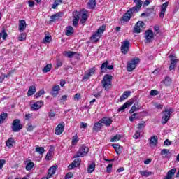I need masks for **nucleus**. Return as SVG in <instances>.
<instances>
[{
    "label": "nucleus",
    "instance_id": "obj_6",
    "mask_svg": "<svg viewBox=\"0 0 179 179\" xmlns=\"http://www.w3.org/2000/svg\"><path fill=\"white\" fill-rule=\"evenodd\" d=\"M140 60L139 59H132L130 62L127 64V71L128 72H132L135 68H136L138 64H139Z\"/></svg>",
    "mask_w": 179,
    "mask_h": 179
},
{
    "label": "nucleus",
    "instance_id": "obj_38",
    "mask_svg": "<svg viewBox=\"0 0 179 179\" xmlns=\"http://www.w3.org/2000/svg\"><path fill=\"white\" fill-rule=\"evenodd\" d=\"M134 120H139V113H134L131 115V116L129 117V120L131 122H134Z\"/></svg>",
    "mask_w": 179,
    "mask_h": 179
},
{
    "label": "nucleus",
    "instance_id": "obj_24",
    "mask_svg": "<svg viewBox=\"0 0 179 179\" xmlns=\"http://www.w3.org/2000/svg\"><path fill=\"white\" fill-rule=\"evenodd\" d=\"M36 86H34V85L30 86L29 89L28 90V92H27L28 97L33 96V94H34V93H36Z\"/></svg>",
    "mask_w": 179,
    "mask_h": 179
},
{
    "label": "nucleus",
    "instance_id": "obj_11",
    "mask_svg": "<svg viewBox=\"0 0 179 179\" xmlns=\"http://www.w3.org/2000/svg\"><path fill=\"white\" fill-rule=\"evenodd\" d=\"M143 26H145V23L142 21H138L134 27V33H141V30L143 29Z\"/></svg>",
    "mask_w": 179,
    "mask_h": 179
},
{
    "label": "nucleus",
    "instance_id": "obj_60",
    "mask_svg": "<svg viewBox=\"0 0 179 179\" xmlns=\"http://www.w3.org/2000/svg\"><path fill=\"white\" fill-rule=\"evenodd\" d=\"M73 177V173H72V172H69L66 173V175L65 176V179L72 178Z\"/></svg>",
    "mask_w": 179,
    "mask_h": 179
},
{
    "label": "nucleus",
    "instance_id": "obj_55",
    "mask_svg": "<svg viewBox=\"0 0 179 179\" xmlns=\"http://www.w3.org/2000/svg\"><path fill=\"white\" fill-rule=\"evenodd\" d=\"M68 100V95H63L59 99L60 103H64V101H66Z\"/></svg>",
    "mask_w": 179,
    "mask_h": 179
},
{
    "label": "nucleus",
    "instance_id": "obj_25",
    "mask_svg": "<svg viewBox=\"0 0 179 179\" xmlns=\"http://www.w3.org/2000/svg\"><path fill=\"white\" fill-rule=\"evenodd\" d=\"M19 30L20 31H24V30H26V21L24 20L20 21Z\"/></svg>",
    "mask_w": 179,
    "mask_h": 179
},
{
    "label": "nucleus",
    "instance_id": "obj_29",
    "mask_svg": "<svg viewBox=\"0 0 179 179\" xmlns=\"http://www.w3.org/2000/svg\"><path fill=\"white\" fill-rule=\"evenodd\" d=\"M111 146L115 149L117 155H121V153H122V151L121 150V145L118 144H112Z\"/></svg>",
    "mask_w": 179,
    "mask_h": 179
},
{
    "label": "nucleus",
    "instance_id": "obj_21",
    "mask_svg": "<svg viewBox=\"0 0 179 179\" xmlns=\"http://www.w3.org/2000/svg\"><path fill=\"white\" fill-rule=\"evenodd\" d=\"M100 122L104 124L106 127H110L113 124V120L110 117H105L100 120Z\"/></svg>",
    "mask_w": 179,
    "mask_h": 179
},
{
    "label": "nucleus",
    "instance_id": "obj_57",
    "mask_svg": "<svg viewBox=\"0 0 179 179\" xmlns=\"http://www.w3.org/2000/svg\"><path fill=\"white\" fill-rule=\"evenodd\" d=\"M73 19H77L79 20V19H80V13L76 11L74 14Z\"/></svg>",
    "mask_w": 179,
    "mask_h": 179
},
{
    "label": "nucleus",
    "instance_id": "obj_42",
    "mask_svg": "<svg viewBox=\"0 0 179 179\" xmlns=\"http://www.w3.org/2000/svg\"><path fill=\"white\" fill-rule=\"evenodd\" d=\"M169 153H170V150L169 149H163L161 151V155L164 158L167 157V155H169Z\"/></svg>",
    "mask_w": 179,
    "mask_h": 179
},
{
    "label": "nucleus",
    "instance_id": "obj_44",
    "mask_svg": "<svg viewBox=\"0 0 179 179\" xmlns=\"http://www.w3.org/2000/svg\"><path fill=\"white\" fill-rule=\"evenodd\" d=\"M8 118V113H4L0 115V124H2Z\"/></svg>",
    "mask_w": 179,
    "mask_h": 179
},
{
    "label": "nucleus",
    "instance_id": "obj_56",
    "mask_svg": "<svg viewBox=\"0 0 179 179\" xmlns=\"http://www.w3.org/2000/svg\"><path fill=\"white\" fill-rule=\"evenodd\" d=\"M159 94V91L156 90H152L150 92V96H157Z\"/></svg>",
    "mask_w": 179,
    "mask_h": 179
},
{
    "label": "nucleus",
    "instance_id": "obj_15",
    "mask_svg": "<svg viewBox=\"0 0 179 179\" xmlns=\"http://www.w3.org/2000/svg\"><path fill=\"white\" fill-rule=\"evenodd\" d=\"M169 6V1H166L161 6V13H159V17L162 19L164 17V13L167 10V7Z\"/></svg>",
    "mask_w": 179,
    "mask_h": 179
},
{
    "label": "nucleus",
    "instance_id": "obj_61",
    "mask_svg": "<svg viewBox=\"0 0 179 179\" xmlns=\"http://www.w3.org/2000/svg\"><path fill=\"white\" fill-rule=\"evenodd\" d=\"M78 23H79V20L76 18L73 19V26H74V27H76Z\"/></svg>",
    "mask_w": 179,
    "mask_h": 179
},
{
    "label": "nucleus",
    "instance_id": "obj_64",
    "mask_svg": "<svg viewBox=\"0 0 179 179\" xmlns=\"http://www.w3.org/2000/svg\"><path fill=\"white\" fill-rule=\"evenodd\" d=\"M164 145L165 146H170V145H171V141H170L169 139H166L164 141Z\"/></svg>",
    "mask_w": 179,
    "mask_h": 179
},
{
    "label": "nucleus",
    "instance_id": "obj_4",
    "mask_svg": "<svg viewBox=\"0 0 179 179\" xmlns=\"http://www.w3.org/2000/svg\"><path fill=\"white\" fill-rule=\"evenodd\" d=\"M23 126H22V123H20V120L15 119L13 121L11 124V130L13 132H20Z\"/></svg>",
    "mask_w": 179,
    "mask_h": 179
},
{
    "label": "nucleus",
    "instance_id": "obj_1",
    "mask_svg": "<svg viewBox=\"0 0 179 179\" xmlns=\"http://www.w3.org/2000/svg\"><path fill=\"white\" fill-rule=\"evenodd\" d=\"M106 31V25H102L99 27V28L97 29V31L91 36L90 39L94 43H97L99 40H100V38L101 37V34L104 33Z\"/></svg>",
    "mask_w": 179,
    "mask_h": 179
},
{
    "label": "nucleus",
    "instance_id": "obj_59",
    "mask_svg": "<svg viewBox=\"0 0 179 179\" xmlns=\"http://www.w3.org/2000/svg\"><path fill=\"white\" fill-rule=\"evenodd\" d=\"M48 117H50V118H54V117H55V112H54V110H51L48 113Z\"/></svg>",
    "mask_w": 179,
    "mask_h": 179
},
{
    "label": "nucleus",
    "instance_id": "obj_32",
    "mask_svg": "<svg viewBox=\"0 0 179 179\" xmlns=\"http://www.w3.org/2000/svg\"><path fill=\"white\" fill-rule=\"evenodd\" d=\"M87 5L89 9H94V8H96V5H97V2H96V0H90Z\"/></svg>",
    "mask_w": 179,
    "mask_h": 179
},
{
    "label": "nucleus",
    "instance_id": "obj_30",
    "mask_svg": "<svg viewBox=\"0 0 179 179\" xmlns=\"http://www.w3.org/2000/svg\"><path fill=\"white\" fill-rule=\"evenodd\" d=\"M139 174L142 176V177H149V176H152L153 173L148 171V170H144V171H140Z\"/></svg>",
    "mask_w": 179,
    "mask_h": 179
},
{
    "label": "nucleus",
    "instance_id": "obj_9",
    "mask_svg": "<svg viewBox=\"0 0 179 179\" xmlns=\"http://www.w3.org/2000/svg\"><path fill=\"white\" fill-rule=\"evenodd\" d=\"M129 41L125 40L122 43L121 46V52L125 55L128 54V51H129V45H130Z\"/></svg>",
    "mask_w": 179,
    "mask_h": 179
},
{
    "label": "nucleus",
    "instance_id": "obj_31",
    "mask_svg": "<svg viewBox=\"0 0 179 179\" xmlns=\"http://www.w3.org/2000/svg\"><path fill=\"white\" fill-rule=\"evenodd\" d=\"M96 169V164L94 162H92L87 168V173L89 174H92V173H93L94 171Z\"/></svg>",
    "mask_w": 179,
    "mask_h": 179
},
{
    "label": "nucleus",
    "instance_id": "obj_33",
    "mask_svg": "<svg viewBox=\"0 0 179 179\" xmlns=\"http://www.w3.org/2000/svg\"><path fill=\"white\" fill-rule=\"evenodd\" d=\"M15 142V140L13 139V138H10L7 140L6 143V146H7V148H12L13 146V143Z\"/></svg>",
    "mask_w": 179,
    "mask_h": 179
},
{
    "label": "nucleus",
    "instance_id": "obj_8",
    "mask_svg": "<svg viewBox=\"0 0 179 179\" xmlns=\"http://www.w3.org/2000/svg\"><path fill=\"white\" fill-rule=\"evenodd\" d=\"M134 3L136 6L134 7L131 8L130 9L134 12V13H137L141 10V8H142V5H143V1L141 0H134Z\"/></svg>",
    "mask_w": 179,
    "mask_h": 179
},
{
    "label": "nucleus",
    "instance_id": "obj_39",
    "mask_svg": "<svg viewBox=\"0 0 179 179\" xmlns=\"http://www.w3.org/2000/svg\"><path fill=\"white\" fill-rule=\"evenodd\" d=\"M163 82H164L165 86H170V85H171V82H172L171 78L166 76Z\"/></svg>",
    "mask_w": 179,
    "mask_h": 179
},
{
    "label": "nucleus",
    "instance_id": "obj_48",
    "mask_svg": "<svg viewBox=\"0 0 179 179\" xmlns=\"http://www.w3.org/2000/svg\"><path fill=\"white\" fill-rule=\"evenodd\" d=\"M45 93V92H44V90H41L34 95V97L35 99H38V97H41V96H43V94H44Z\"/></svg>",
    "mask_w": 179,
    "mask_h": 179
},
{
    "label": "nucleus",
    "instance_id": "obj_22",
    "mask_svg": "<svg viewBox=\"0 0 179 179\" xmlns=\"http://www.w3.org/2000/svg\"><path fill=\"white\" fill-rule=\"evenodd\" d=\"M57 166H51L48 171V178H51L54 174H55V171H57Z\"/></svg>",
    "mask_w": 179,
    "mask_h": 179
},
{
    "label": "nucleus",
    "instance_id": "obj_20",
    "mask_svg": "<svg viewBox=\"0 0 179 179\" xmlns=\"http://www.w3.org/2000/svg\"><path fill=\"white\" fill-rule=\"evenodd\" d=\"M106 69L111 71L112 69H114V66H113V65L108 66V62H105L101 66V72H104V69Z\"/></svg>",
    "mask_w": 179,
    "mask_h": 179
},
{
    "label": "nucleus",
    "instance_id": "obj_54",
    "mask_svg": "<svg viewBox=\"0 0 179 179\" xmlns=\"http://www.w3.org/2000/svg\"><path fill=\"white\" fill-rule=\"evenodd\" d=\"M139 110V107H136L135 105H133L129 110L130 114H133V113H135V111H138Z\"/></svg>",
    "mask_w": 179,
    "mask_h": 179
},
{
    "label": "nucleus",
    "instance_id": "obj_62",
    "mask_svg": "<svg viewBox=\"0 0 179 179\" xmlns=\"http://www.w3.org/2000/svg\"><path fill=\"white\" fill-rule=\"evenodd\" d=\"M56 69H58V68H60V66H62V62L61 60L57 59L56 63Z\"/></svg>",
    "mask_w": 179,
    "mask_h": 179
},
{
    "label": "nucleus",
    "instance_id": "obj_18",
    "mask_svg": "<svg viewBox=\"0 0 179 179\" xmlns=\"http://www.w3.org/2000/svg\"><path fill=\"white\" fill-rule=\"evenodd\" d=\"M171 58V65L169 66V71H173L176 68V63L178 62V59H176V56L174 55H170Z\"/></svg>",
    "mask_w": 179,
    "mask_h": 179
},
{
    "label": "nucleus",
    "instance_id": "obj_36",
    "mask_svg": "<svg viewBox=\"0 0 179 179\" xmlns=\"http://www.w3.org/2000/svg\"><path fill=\"white\" fill-rule=\"evenodd\" d=\"M87 14L86 13H83L81 16L80 19V23L81 24H85L86 23V21L87 20Z\"/></svg>",
    "mask_w": 179,
    "mask_h": 179
},
{
    "label": "nucleus",
    "instance_id": "obj_40",
    "mask_svg": "<svg viewBox=\"0 0 179 179\" xmlns=\"http://www.w3.org/2000/svg\"><path fill=\"white\" fill-rule=\"evenodd\" d=\"M52 150H54V148H50L49 151L48 152L45 159L46 160H50L51 156H52Z\"/></svg>",
    "mask_w": 179,
    "mask_h": 179
},
{
    "label": "nucleus",
    "instance_id": "obj_41",
    "mask_svg": "<svg viewBox=\"0 0 179 179\" xmlns=\"http://www.w3.org/2000/svg\"><path fill=\"white\" fill-rule=\"evenodd\" d=\"M122 136L120 134H116L110 138V142H118L121 139Z\"/></svg>",
    "mask_w": 179,
    "mask_h": 179
},
{
    "label": "nucleus",
    "instance_id": "obj_53",
    "mask_svg": "<svg viewBox=\"0 0 179 179\" xmlns=\"http://www.w3.org/2000/svg\"><path fill=\"white\" fill-rule=\"evenodd\" d=\"M78 141L79 140L78 139V135L76 134L72 138V141H71L72 145H76V143H78Z\"/></svg>",
    "mask_w": 179,
    "mask_h": 179
},
{
    "label": "nucleus",
    "instance_id": "obj_5",
    "mask_svg": "<svg viewBox=\"0 0 179 179\" xmlns=\"http://www.w3.org/2000/svg\"><path fill=\"white\" fill-rule=\"evenodd\" d=\"M174 110L173 108L166 109L164 112H162L164 115L162 118V124L163 125L167 124L169 120H170V115H171V113H173Z\"/></svg>",
    "mask_w": 179,
    "mask_h": 179
},
{
    "label": "nucleus",
    "instance_id": "obj_58",
    "mask_svg": "<svg viewBox=\"0 0 179 179\" xmlns=\"http://www.w3.org/2000/svg\"><path fill=\"white\" fill-rule=\"evenodd\" d=\"M6 163V161L5 159H0V170H2Z\"/></svg>",
    "mask_w": 179,
    "mask_h": 179
},
{
    "label": "nucleus",
    "instance_id": "obj_43",
    "mask_svg": "<svg viewBox=\"0 0 179 179\" xmlns=\"http://www.w3.org/2000/svg\"><path fill=\"white\" fill-rule=\"evenodd\" d=\"M60 3H62V0H56L52 5V9H57Z\"/></svg>",
    "mask_w": 179,
    "mask_h": 179
},
{
    "label": "nucleus",
    "instance_id": "obj_26",
    "mask_svg": "<svg viewBox=\"0 0 179 179\" xmlns=\"http://www.w3.org/2000/svg\"><path fill=\"white\" fill-rule=\"evenodd\" d=\"M61 15H62V13H57L54 14L53 15L50 16V22H55V20H58L61 17Z\"/></svg>",
    "mask_w": 179,
    "mask_h": 179
},
{
    "label": "nucleus",
    "instance_id": "obj_52",
    "mask_svg": "<svg viewBox=\"0 0 179 179\" xmlns=\"http://www.w3.org/2000/svg\"><path fill=\"white\" fill-rule=\"evenodd\" d=\"M26 40V34L22 33L18 37V41H24Z\"/></svg>",
    "mask_w": 179,
    "mask_h": 179
},
{
    "label": "nucleus",
    "instance_id": "obj_7",
    "mask_svg": "<svg viewBox=\"0 0 179 179\" xmlns=\"http://www.w3.org/2000/svg\"><path fill=\"white\" fill-rule=\"evenodd\" d=\"M135 13L131 8H129L126 13L121 18V22H129L131 20V17H132V15Z\"/></svg>",
    "mask_w": 179,
    "mask_h": 179
},
{
    "label": "nucleus",
    "instance_id": "obj_13",
    "mask_svg": "<svg viewBox=\"0 0 179 179\" xmlns=\"http://www.w3.org/2000/svg\"><path fill=\"white\" fill-rule=\"evenodd\" d=\"M134 103H135V101L134 99H131L129 101H127L126 103H124V104L123 106H122L118 110V113L121 112V111H124V110H125V108H128V107H131V106H132V104H134Z\"/></svg>",
    "mask_w": 179,
    "mask_h": 179
},
{
    "label": "nucleus",
    "instance_id": "obj_46",
    "mask_svg": "<svg viewBox=\"0 0 179 179\" xmlns=\"http://www.w3.org/2000/svg\"><path fill=\"white\" fill-rule=\"evenodd\" d=\"M72 163L76 167H78V166H80V163H82V159L79 158L76 159Z\"/></svg>",
    "mask_w": 179,
    "mask_h": 179
},
{
    "label": "nucleus",
    "instance_id": "obj_49",
    "mask_svg": "<svg viewBox=\"0 0 179 179\" xmlns=\"http://www.w3.org/2000/svg\"><path fill=\"white\" fill-rule=\"evenodd\" d=\"M33 167H34V163L29 162L27 164L25 169H26V170H27V171H30V170H31V169H33Z\"/></svg>",
    "mask_w": 179,
    "mask_h": 179
},
{
    "label": "nucleus",
    "instance_id": "obj_3",
    "mask_svg": "<svg viewBox=\"0 0 179 179\" xmlns=\"http://www.w3.org/2000/svg\"><path fill=\"white\" fill-rule=\"evenodd\" d=\"M111 80H113V76L109 74L105 75L101 80L102 87L103 89H108L111 86Z\"/></svg>",
    "mask_w": 179,
    "mask_h": 179
},
{
    "label": "nucleus",
    "instance_id": "obj_23",
    "mask_svg": "<svg viewBox=\"0 0 179 179\" xmlns=\"http://www.w3.org/2000/svg\"><path fill=\"white\" fill-rule=\"evenodd\" d=\"M131 96V91H125L123 92L122 95L119 99V101L122 102L124 100H127Z\"/></svg>",
    "mask_w": 179,
    "mask_h": 179
},
{
    "label": "nucleus",
    "instance_id": "obj_2",
    "mask_svg": "<svg viewBox=\"0 0 179 179\" xmlns=\"http://www.w3.org/2000/svg\"><path fill=\"white\" fill-rule=\"evenodd\" d=\"M89 153V147L85 145H82L76 154L73 156L74 159H78V157H83Z\"/></svg>",
    "mask_w": 179,
    "mask_h": 179
},
{
    "label": "nucleus",
    "instance_id": "obj_28",
    "mask_svg": "<svg viewBox=\"0 0 179 179\" xmlns=\"http://www.w3.org/2000/svg\"><path fill=\"white\" fill-rule=\"evenodd\" d=\"M157 136H153L150 139V145H152V146H156L157 145Z\"/></svg>",
    "mask_w": 179,
    "mask_h": 179
},
{
    "label": "nucleus",
    "instance_id": "obj_63",
    "mask_svg": "<svg viewBox=\"0 0 179 179\" xmlns=\"http://www.w3.org/2000/svg\"><path fill=\"white\" fill-rule=\"evenodd\" d=\"M113 169V164H108L106 167V173H111V169Z\"/></svg>",
    "mask_w": 179,
    "mask_h": 179
},
{
    "label": "nucleus",
    "instance_id": "obj_17",
    "mask_svg": "<svg viewBox=\"0 0 179 179\" xmlns=\"http://www.w3.org/2000/svg\"><path fill=\"white\" fill-rule=\"evenodd\" d=\"M95 72H96V68L93 67V68L89 69L88 73H85L83 77V80H86L87 79H89L90 76H92V75H94Z\"/></svg>",
    "mask_w": 179,
    "mask_h": 179
},
{
    "label": "nucleus",
    "instance_id": "obj_45",
    "mask_svg": "<svg viewBox=\"0 0 179 179\" xmlns=\"http://www.w3.org/2000/svg\"><path fill=\"white\" fill-rule=\"evenodd\" d=\"M51 68H52V65L51 64H47L43 69V72L44 73H47V72H50L51 71Z\"/></svg>",
    "mask_w": 179,
    "mask_h": 179
},
{
    "label": "nucleus",
    "instance_id": "obj_51",
    "mask_svg": "<svg viewBox=\"0 0 179 179\" xmlns=\"http://www.w3.org/2000/svg\"><path fill=\"white\" fill-rule=\"evenodd\" d=\"M43 43L45 44V43H51V35H47L45 36V38L43 39Z\"/></svg>",
    "mask_w": 179,
    "mask_h": 179
},
{
    "label": "nucleus",
    "instance_id": "obj_16",
    "mask_svg": "<svg viewBox=\"0 0 179 179\" xmlns=\"http://www.w3.org/2000/svg\"><path fill=\"white\" fill-rule=\"evenodd\" d=\"M95 72H96V68L93 67V68L89 69L88 73H85L83 77V80H86L87 79H89L90 76H92V75H94Z\"/></svg>",
    "mask_w": 179,
    "mask_h": 179
},
{
    "label": "nucleus",
    "instance_id": "obj_37",
    "mask_svg": "<svg viewBox=\"0 0 179 179\" xmlns=\"http://www.w3.org/2000/svg\"><path fill=\"white\" fill-rule=\"evenodd\" d=\"M102 127H103V124L101 122L99 121L94 124L93 129L94 131H99V129H100Z\"/></svg>",
    "mask_w": 179,
    "mask_h": 179
},
{
    "label": "nucleus",
    "instance_id": "obj_12",
    "mask_svg": "<svg viewBox=\"0 0 179 179\" xmlns=\"http://www.w3.org/2000/svg\"><path fill=\"white\" fill-rule=\"evenodd\" d=\"M144 34L146 43H150L153 40L154 34L152 30L148 29Z\"/></svg>",
    "mask_w": 179,
    "mask_h": 179
},
{
    "label": "nucleus",
    "instance_id": "obj_34",
    "mask_svg": "<svg viewBox=\"0 0 179 179\" xmlns=\"http://www.w3.org/2000/svg\"><path fill=\"white\" fill-rule=\"evenodd\" d=\"M75 54H76L75 52L71 51H64L63 52V55H64V57H67L68 58H72Z\"/></svg>",
    "mask_w": 179,
    "mask_h": 179
},
{
    "label": "nucleus",
    "instance_id": "obj_47",
    "mask_svg": "<svg viewBox=\"0 0 179 179\" xmlns=\"http://www.w3.org/2000/svg\"><path fill=\"white\" fill-rule=\"evenodd\" d=\"M36 152H37V153H39V155H43L44 152H45V150H44V148L43 147H36Z\"/></svg>",
    "mask_w": 179,
    "mask_h": 179
},
{
    "label": "nucleus",
    "instance_id": "obj_27",
    "mask_svg": "<svg viewBox=\"0 0 179 179\" xmlns=\"http://www.w3.org/2000/svg\"><path fill=\"white\" fill-rule=\"evenodd\" d=\"M73 31H74L73 27L72 26H69V27H66V28L65 34L66 36H72V34H73Z\"/></svg>",
    "mask_w": 179,
    "mask_h": 179
},
{
    "label": "nucleus",
    "instance_id": "obj_10",
    "mask_svg": "<svg viewBox=\"0 0 179 179\" xmlns=\"http://www.w3.org/2000/svg\"><path fill=\"white\" fill-rule=\"evenodd\" d=\"M44 106V102L43 101H38L34 103H31V110L32 111H37V110H40Z\"/></svg>",
    "mask_w": 179,
    "mask_h": 179
},
{
    "label": "nucleus",
    "instance_id": "obj_35",
    "mask_svg": "<svg viewBox=\"0 0 179 179\" xmlns=\"http://www.w3.org/2000/svg\"><path fill=\"white\" fill-rule=\"evenodd\" d=\"M145 127H146V122L145 121H141V122L137 124V129L142 131L143 129H145Z\"/></svg>",
    "mask_w": 179,
    "mask_h": 179
},
{
    "label": "nucleus",
    "instance_id": "obj_19",
    "mask_svg": "<svg viewBox=\"0 0 179 179\" xmlns=\"http://www.w3.org/2000/svg\"><path fill=\"white\" fill-rule=\"evenodd\" d=\"M59 90H61V87L59 85H56L52 87L51 94L53 97H57L58 94H59Z\"/></svg>",
    "mask_w": 179,
    "mask_h": 179
},
{
    "label": "nucleus",
    "instance_id": "obj_50",
    "mask_svg": "<svg viewBox=\"0 0 179 179\" xmlns=\"http://www.w3.org/2000/svg\"><path fill=\"white\" fill-rule=\"evenodd\" d=\"M141 132V130H137L135 134L133 136V138H134V139H139Z\"/></svg>",
    "mask_w": 179,
    "mask_h": 179
},
{
    "label": "nucleus",
    "instance_id": "obj_14",
    "mask_svg": "<svg viewBox=\"0 0 179 179\" xmlns=\"http://www.w3.org/2000/svg\"><path fill=\"white\" fill-rule=\"evenodd\" d=\"M65 127V123L62 122L59 124L55 128V134L56 135H61L62 132H64V128Z\"/></svg>",
    "mask_w": 179,
    "mask_h": 179
}]
</instances>
